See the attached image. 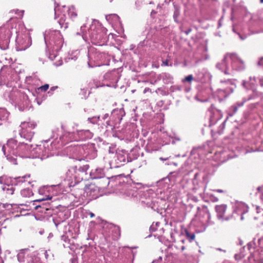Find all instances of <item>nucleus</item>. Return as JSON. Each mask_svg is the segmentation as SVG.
<instances>
[{
    "label": "nucleus",
    "instance_id": "1",
    "mask_svg": "<svg viewBox=\"0 0 263 263\" xmlns=\"http://www.w3.org/2000/svg\"><path fill=\"white\" fill-rule=\"evenodd\" d=\"M216 67L226 75H232L234 70H243L245 64L236 54L231 53L226 54L222 60L217 64Z\"/></svg>",
    "mask_w": 263,
    "mask_h": 263
},
{
    "label": "nucleus",
    "instance_id": "2",
    "mask_svg": "<svg viewBox=\"0 0 263 263\" xmlns=\"http://www.w3.org/2000/svg\"><path fill=\"white\" fill-rule=\"evenodd\" d=\"M234 88L235 86L231 79L221 80L217 90V95L219 98H226L233 91Z\"/></svg>",
    "mask_w": 263,
    "mask_h": 263
},
{
    "label": "nucleus",
    "instance_id": "3",
    "mask_svg": "<svg viewBox=\"0 0 263 263\" xmlns=\"http://www.w3.org/2000/svg\"><path fill=\"white\" fill-rule=\"evenodd\" d=\"M36 124L34 122H23L20 125L21 130L20 135L21 137H23L28 141H30L34 134L32 130L36 127Z\"/></svg>",
    "mask_w": 263,
    "mask_h": 263
},
{
    "label": "nucleus",
    "instance_id": "4",
    "mask_svg": "<svg viewBox=\"0 0 263 263\" xmlns=\"http://www.w3.org/2000/svg\"><path fill=\"white\" fill-rule=\"evenodd\" d=\"M45 42H48L50 45H59L62 43V36L59 31L46 32L44 34Z\"/></svg>",
    "mask_w": 263,
    "mask_h": 263
},
{
    "label": "nucleus",
    "instance_id": "5",
    "mask_svg": "<svg viewBox=\"0 0 263 263\" xmlns=\"http://www.w3.org/2000/svg\"><path fill=\"white\" fill-rule=\"evenodd\" d=\"M30 39L27 35L17 36L16 39V50L23 51L26 50L31 45Z\"/></svg>",
    "mask_w": 263,
    "mask_h": 263
},
{
    "label": "nucleus",
    "instance_id": "6",
    "mask_svg": "<svg viewBox=\"0 0 263 263\" xmlns=\"http://www.w3.org/2000/svg\"><path fill=\"white\" fill-rule=\"evenodd\" d=\"M215 210L217 212V216L218 219L222 221L224 220L228 221L232 218V216H225L224 214L227 210V205L225 204H222L217 205L215 207Z\"/></svg>",
    "mask_w": 263,
    "mask_h": 263
},
{
    "label": "nucleus",
    "instance_id": "7",
    "mask_svg": "<svg viewBox=\"0 0 263 263\" xmlns=\"http://www.w3.org/2000/svg\"><path fill=\"white\" fill-rule=\"evenodd\" d=\"M13 21V18L11 17L10 18L9 21H8L6 28L7 30H6L5 36V39L6 40L9 39L12 35V33L14 32L15 33H17V31L15 29L16 24L12 23Z\"/></svg>",
    "mask_w": 263,
    "mask_h": 263
},
{
    "label": "nucleus",
    "instance_id": "8",
    "mask_svg": "<svg viewBox=\"0 0 263 263\" xmlns=\"http://www.w3.org/2000/svg\"><path fill=\"white\" fill-rule=\"evenodd\" d=\"M17 147V146L16 140L13 139H10L7 141L6 145H3L2 147V150L4 155H6V151L7 149V148H9L8 151L10 154L12 153L13 154H14V149H16Z\"/></svg>",
    "mask_w": 263,
    "mask_h": 263
},
{
    "label": "nucleus",
    "instance_id": "9",
    "mask_svg": "<svg viewBox=\"0 0 263 263\" xmlns=\"http://www.w3.org/2000/svg\"><path fill=\"white\" fill-rule=\"evenodd\" d=\"M28 249H23L21 250L20 252L17 254V260L20 262H25V259L27 257V260L29 259V257L28 255H26L25 252L28 251Z\"/></svg>",
    "mask_w": 263,
    "mask_h": 263
},
{
    "label": "nucleus",
    "instance_id": "10",
    "mask_svg": "<svg viewBox=\"0 0 263 263\" xmlns=\"http://www.w3.org/2000/svg\"><path fill=\"white\" fill-rule=\"evenodd\" d=\"M160 77L165 83H172L173 80V76L167 72L162 73Z\"/></svg>",
    "mask_w": 263,
    "mask_h": 263
},
{
    "label": "nucleus",
    "instance_id": "11",
    "mask_svg": "<svg viewBox=\"0 0 263 263\" xmlns=\"http://www.w3.org/2000/svg\"><path fill=\"white\" fill-rule=\"evenodd\" d=\"M8 116V112L5 109L0 108V125H2V121L7 120Z\"/></svg>",
    "mask_w": 263,
    "mask_h": 263
},
{
    "label": "nucleus",
    "instance_id": "12",
    "mask_svg": "<svg viewBox=\"0 0 263 263\" xmlns=\"http://www.w3.org/2000/svg\"><path fill=\"white\" fill-rule=\"evenodd\" d=\"M21 195L25 197H29L33 195L32 192L29 189H25L21 191Z\"/></svg>",
    "mask_w": 263,
    "mask_h": 263
},
{
    "label": "nucleus",
    "instance_id": "13",
    "mask_svg": "<svg viewBox=\"0 0 263 263\" xmlns=\"http://www.w3.org/2000/svg\"><path fill=\"white\" fill-rule=\"evenodd\" d=\"M95 174L94 178H101L104 176L103 171L101 168L96 169Z\"/></svg>",
    "mask_w": 263,
    "mask_h": 263
},
{
    "label": "nucleus",
    "instance_id": "14",
    "mask_svg": "<svg viewBox=\"0 0 263 263\" xmlns=\"http://www.w3.org/2000/svg\"><path fill=\"white\" fill-rule=\"evenodd\" d=\"M68 14L71 18H74L77 16V14L73 6H71L69 8Z\"/></svg>",
    "mask_w": 263,
    "mask_h": 263
},
{
    "label": "nucleus",
    "instance_id": "15",
    "mask_svg": "<svg viewBox=\"0 0 263 263\" xmlns=\"http://www.w3.org/2000/svg\"><path fill=\"white\" fill-rule=\"evenodd\" d=\"M237 109H238L237 106L235 105V104H234V105L232 106L229 108V112H230L229 116H233V115L237 112Z\"/></svg>",
    "mask_w": 263,
    "mask_h": 263
},
{
    "label": "nucleus",
    "instance_id": "16",
    "mask_svg": "<svg viewBox=\"0 0 263 263\" xmlns=\"http://www.w3.org/2000/svg\"><path fill=\"white\" fill-rule=\"evenodd\" d=\"M27 263H42L41 261V260L40 258L39 257H31L30 256L29 257V259H28V262Z\"/></svg>",
    "mask_w": 263,
    "mask_h": 263
},
{
    "label": "nucleus",
    "instance_id": "17",
    "mask_svg": "<svg viewBox=\"0 0 263 263\" xmlns=\"http://www.w3.org/2000/svg\"><path fill=\"white\" fill-rule=\"evenodd\" d=\"M252 98L251 97H249L248 99L243 98L242 101L237 102L235 104V105L237 106V107H239L242 106L244 103L248 100L251 99Z\"/></svg>",
    "mask_w": 263,
    "mask_h": 263
},
{
    "label": "nucleus",
    "instance_id": "18",
    "mask_svg": "<svg viewBox=\"0 0 263 263\" xmlns=\"http://www.w3.org/2000/svg\"><path fill=\"white\" fill-rule=\"evenodd\" d=\"M6 157H7V159L12 164H17L16 159L14 157L9 155H6Z\"/></svg>",
    "mask_w": 263,
    "mask_h": 263
},
{
    "label": "nucleus",
    "instance_id": "19",
    "mask_svg": "<svg viewBox=\"0 0 263 263\" xmlns=\"http://www.w3.org/2000/svg\"><path fill=\"white\" fill-rule=\"evenodd\" d=\"M99 119H100L99 116H98V117L95 116V117H93L91 118H88V121H89V122L91 123L96 124L97 123V122L99 120Z\"/></svg>",
    "mask_w": 263,
    "mask_h": 263
},
{
    "label": "nucleus",
    "instance_id": "20",
    "mask_svg": "<svg viewBox=\"0 0 263 263\" xmlns=\"http://www.w3.org/2000/svg\"><path fill=\"white\" fill-rule=\"evenodd\" d=\"M59 23L60 25L61 26V27H64L65 28H67V27H68L67 23H66L65 24H64L65 20H64L63 18H61L59 20Z\"/></svg>",
    "mask_w": 263,
    "mask_h": 263
},
{
    "label": "nucleus",
    "instance_id": "21",
    "mask_svg": "<svg viewBox=\"0 0 263 263\" xmlns=\"http://www.w3.org/2000/svg\"><path fill=\"white\" fill-rule=\"evenodd\" d=\"M49 88L48 84H45L40 87L38 88V90H41V91H45Z\"/></svg>",
    "mask_w": 263,
    "mask_h": 263
},
{
    "label": "nucleus",
    "instance_id": "22",
    "mask_svg": "<svg viewBox=\"0 0 263 263\" xmlns=\"http://www.w3.org/2000/svg\"><path fill=\"white\" fill-rule=\"evenodd\" d=\"M88 168H89V166L88 165H83V166L80 167L79 168V170L80 172L85 173V172H86V171H87Z\"/></svg>",
    "mask_w": 263,
    "mask_h": 263
},
{
    "label": "nucleus",
    "instance_id": "23",
    "mask_svg": "<svg viewBox=\"0 0 263 263\" xmlns=\"http://www.w3.org/2000/svg\"><path fill=\"white\" fill-rule=\"evenodd\" d=\"M186 236L187 238L190 241L193 240L195 239V235L194 234H190L189 232H186Z\"/></svg>",
    "mask_w": 263,
    "mask_h": 263
},
{
    "label": "nucleus",
    "instance_id": "24",
    "mask_svg": "<svg viewBox=\"0 0 263 263\" xmlns=\"http://www.w3.org/2000/svg\"><path fill=\"white\" fill-rule=\"evenodd\" d=\"M13 12H15V14H18L20 16H22L23 15L24 11H20L18 9H17V10H11L9 12L10 13H12Z\"/></svg>",
    "mask_w": 263,
    "mask_h": 263
},
{
    "label": "nucleus",
    "instance_id": "25",
    "mask_svg": "<svg viewBox=\"0 0 263 263\" xmlns=\"http://www.w3.org/2000/svg\"><path fill=\"white\" fill-rule=\"evenodd\" d=\"M193 79V77L192 74H190L186 77L183 80V82L187 81L189 82H191Z\"/></svg>",
    "mask_w": 263,
    "mask_h": 263
},
{
    "label": "nucleus",
    "instance_id": "26",
    "mask_svg": "<svg viewBox=\"0 0 263 263\" xmlns=\"http://www.w3.org/2000/svg\"><path fill=\"white\" fill-rule=\"evenodd\" d=\"M25 148L28 151H29V152H31L33 150H34L35 149V148H33L32 149V145H28L27 144H25Z\"/></svg>",
    "mask_w": 263,
    "mask_h": 263
},
{
    "label": "nucleus",
    "instance_id": "27",
    "mask_svg": "<svg viewBox=\"0 0 263 263\" xmlns=\"http://www.w3.org/2000/svg\"><path fill=\"white\" fill-rule=\"evenodd\" d=\"M179 12L178 9H176L174 13V16H173L174 18L176 20V18L179 15Z\"/></svg>",
    "mask_w": 263,
    "mask_h": 263
},
{
    "label": "nucleus",
    "instance_id": "28",
    "mask_svg": "<svg viewBox=\"0 0 263 263\" xmlns=\"http://www.w3.org/2000/svg\"><path fill=\"white\" fill-rule=\"evenodd\" d=\"M162 261V257H159L157 260H154L152 263H160Z\"/></svg>",
    "mask_w": 263,
    "mask_h": 263
},
{
    "label": "nucleus",
    "instance_id": "29",
    "mask_svg": "<svg viewBox=\"0 0 263 263\" xmlns=\"http://www.w3.org/2000/svg\"><path fill=\"white\" fill-rule=\"evenodd\" d=\"M168 61L167 60L164 61L162 62V64H161V66H168Z\"/></svg>",
    "mask_w": 263,
    "mask_h": 263
},
{
    "label": "nucleus",
    "instance_id": "30",
    "mask_svg": "<svg viewBox=\"0 0 263 263\" xmlns=\"http://www.w3.org/2000/svg\"><path fill=\"white\" fill-rule=\"evenodd\" d=\"M5 176L0 177V184H3L4 183Z\"/></svg>",
    "mask_w": 263,
    "mask_h": 263
},
{
    "label": "nucleus",
    "instance_id": "31",
    "mask_svg": "<svg viewBox=\"0 0 263 263\" xmlns=\"http://www.w3.org/2000/svg\"><path fill=\"white\" fill-rule=\"evenodd\" d=\"M258 65L259 66L263 65V58H261L258 62Z\"/></svg>",
    "mask_w": 263,
    "mask_h": 263
},
{
    "label": "nucleus",
    "instance_id": "32",
    "mask_svg": "<svg viewBox=\"0 0 263 263\" xmlns=\"http://www.w3.org/2000/svg\"><path fill=\"white\" fill-rule=\"evenodd\" d=\"M44 254H45V257L46 259H48V257H49V254L48 253V251H46L44 253Z\"/></svg>",
    "mask_w": 263,
    "mask_h": 263
},
{
    "label": "nucleus",
    "instance_id": "33",
    "mask_svg": "<svg viewBox=\"0 0 263 263\" xmlns=\"http://www.w3.org/2000/svg\"><path fill=\"white\" fill-rule=\"evenodd\" d=\"M259 84L261 87H263V78L259 79Z\"/></svg>",
    "mask_w": 263,
    "mask_h": 263
},
{
    "label": "nucleus",
    "instance_id": "34",
    "mask_svg": "<svg viewBox=\"0 0 263 263\" xmlns=\"http://www.w3.org/2000/svg\"><path fill=\"white\" fill-rule=\"evenodd\" d=\"M148 91H151V89H150V88H145L144 89V90L143 92H144V93H145L146 92H148Z\"/></svg>",
    "mask_w": 263,
    "mask_h": 263
},
{
    "label": "nucleus",
    "instance_id": "35",
    "mask_svg": "<svg viewBox=\"0 0 263 263\" xmlns=\"http://www.w3.org/2000/svg\"><path fill=\"white\" fill-rule=\"evenodd\" d=\"M84 28H85V25H83V26H82L81 27V30L82 33H83L84 32V31H85Z\"/></svg>",
    "mask_w": 263,
    "mask_h": 263
},
{
    "label": "nucleus",
    "instance_id": "36",
    "mask_svg": "<svg viewBox=\"0 0 263 263\" xmlns=\"http://www.w3.org/2000/svg\"><path fill=\"white\" fill-rule=\"evenodd\" d=\"M89 132V130H85V131H83V130L79 131V132H78V133L79 134L80 133H82L83 132H84V133H88Z\"/></svg>",
    "mask_w": 263,
    "mask_h": 263
},
{
    "label": "nucleus",
    "instance_id": "37",
    "mask_svg": "<svg viewBox=\"0 0 263 263\" xmlns=\"http://www.w3.org/2000/svg\"><path fill=\"white\" fill-rule=\"evenodd\" d=\"M108 117V115L107 114H106L104 115L103 119L104 120H105L107 117Z\"/></svg>",
    "mask_w": 263,
    "mask_h": 263
},
{
    "label": "nucleus",
    "instance_id": "38",
    "mask_svg": "<svg viewBox=\"0 0 263 263\" xmlns=\"http://www.w3.org/2000/svg\"><path fill=\"white\" fill-rule=\"evenodd\" d=\"M160 159L162 160V161H165V160H167L168 159V158H163L162 157H160Z\"/></svg>",
    "mask_w": 263,
    "mask_h": 263
},
{
    "label": "nucleus",
    "instance_id": "39",
    "mask_svg": "<svg viewBox=\"0 0 263 263\" xmlns=\"http://www.w3.org/2000/svg\"><path fill=\"white\" fill-rule=\"evenodd\" d=\"M45 200V199L43 198V199H40L36 200V201L41 202V201H44Z\"/></svg>",
    "mask_w": 263,
    "mask_h": 263
},
{
    "label": "nucleus",
    "instance_id": "40",
    "mask_svg": "<svg viewBox=\"0 0 263 263\" xmlns=\"http://www.w3.org/2000/svg\"><path fill=\"white\" fill-rule=\"evenodd\" d=\"M235 66H236L237 68H238L239 67H240V64H239V63L238 62H237V63H235Z\"/></svg>",
    "mask_w": 263,
    "mask_h": 263
},
{
    "label": "nucleus",
    "instance_id": "41",
    "mask_svg": "<svg viewBox=\"0 0 263 263\" xmlns=\"http://www.w3.org/2000/svg\"><path fill=\"white\" fill-rule=\"evenodd\" d=\"M217 250H218V251H223L224 252H226V250H222V249H221L220 248H217Z\"/></svg>",
    "mask_w": 263,
    "mask_h": 263
},
{
    "label": "nucleus",
    "instance_id": "42",
    "mask_svg": "<svg viewBox=\"0 0 263 263\" xmlns=\"http://www.w3.org/2000/svg\"><path fill=\"white\" fill-rule=\"evenodd\" d=\"M76 150H79V151H81L82 150H83L81 147H78L76 148Z\"/></svg>",
    "mask_w": 263,
    "mask_h": 263
},
{
    "label": "nucleus",
    "instance_id": "43",
    "mask_svg": "<svg viewBox=\"0 0 263 263\" xmlns=\"http://www.w3.org/2000/svg\"><path fill=\"white\" fill-rule=\"evenodd\" d=\"M90 216L91 217H93L95 216V214L93 213H90Z\"/></svg>",
    "mask_w": 263,
    "mask_h": 263
},
{
    "label": "nucleus",
    "instance_id": "44",
    "mask_svg": "<svg viewBox=\"0 0 263 263\" xmlns=\"http://www.w3.org/2000/svg\"><path fill=\"white\" fill-rule=\"evenodd\" d=\"M216 191L217 192H219V193H222L223 192V191L222 190H217Z\"/></svg>",
    "mask_w": 263,
    "mask_h": 263
},
{
    "label": "nucleus",
    "instance_id": "45",
    "mask_svg": "<svg viewBox=\"0 0 263 263\" xmlns=\"http://www.w3.org/2000/svg\"><path fill=\"white\" fill-rule=\"evenodd\" d=\"M10 190H11L12 191V192L11 193V194H12L13 193V187H11L10 189H9Z\"/></svg>",
    "mask_w": 263,
    "mask_h": 263
},
{
    "label": "nucleus",
    "instance_id": "46",
    "mask_svg": "<svg viewBox=\"0 0 263 263\" xmlns=\"http://www.w3.org/2000/svg\"><path fill=\"white\" fill-rule=\"evenodd\" d=\"M184 249H185V247L184 246H182L181 247V250L183 251Z\"/></svg>",
    "mask_w": 263,
    "mask_h": 263
},
{
    "label": "nucleus",
    "instance_id": "47",
    "mask_svg": "<svg viewBox=\"0 0 263 263\" xmlns=\"http://www.w3.org/2000/svg\"><path fill=\"white\" fill-rule=\"evenodd\" d=\"M54 12H55V15H56L57 14V8L56 7L54 8Z\"/></svg>",
    "mask_w": 263,
    "mask_h": 263
},
{
    "label": "nucleus",
    "instance_id": "48",
    "mask_svg": "<svg viewBox=\"0 0 263 263\" xmlns=\"http://www.w3.org/2000/svg\"><path fill=\"white\" fill-rule=\"evenodd\" d=\"M51 199V197H48L46 199V200H50Z\"/></svg>",
    "mask_w": 263,
    "mask_h": 263
},
{
    "label": "nucleus",
    "instance_id": "49",
    "mask_svg": "<svg viewBox=\"0 0 263 263\" xmlns=\"http://www.w3.org/2000/svg\"><path fill=\"white\" fill-rule=\"evenodd\" d=\"M241 206H242L243 208H246V206L244 204H241Z\"/></svg>",
    "mask_w": 263,
    "mask_h": 263
},
{
    "label": "nucleus",
    "instance_id": "50",
    "mask_svg": "<svg viewBox=\"0 0 263 263\" xmlns=\"http://www.w3.org/2000/svg\"><path fill=\"white\" fill-rule=\"evenodd\" d=\"M114 16L117 17V18H118V16L117 15H116V14H114Z\"/></svg>",
    "mask_w": 263,
    "mask_h": 263
},
{
    "label": "nucleus",
    "instance_id": "51",
    "mask_svg": "<svg viewBox=\"0 0 263 263\" xmlns=\"http://www.w3.org/2000/svg\"><path fill=\"white\" fill-rule=\"evenodd\" d=\"M153 227H154V225L153 224V225L151 227V229H154V228H153Z\"/></svg>",
    "mask_w": 263,
    "mask_h": 263
},
{
    "label": "nucleus",
    "instance_id": "52",
    "mask_svg": "<svg viewBox=\"0 0 263 263\" xmlns=\"http://www.w3.org/2000/svg\"><path fill=\"white\" fill-rule=\"evenodd\" d=\"M156 12L154 11H152V12H151V14H152V13H155Z\"/></svg>",
    "mask_w": 263,
    "mask_h": 263
},
{
    "label": "nucleus",
    "instance_id": "53",
    "mask_svg": "<svg viewBox=\"0 0 263 263\" xmlns=\"http://www.w3.org/2000/svg\"><path fill=\"white\" fill-rule=\"evenodd\" d=\"M190 31H191V30H190L187 31L186 32V34H188Z\"/></svg>",
    "mask_w": 263,
    "mask_h": 263
},
{
    "label": "nucleus",
    "instance_id": "54",
    "mask_svg": "<svg viewBox=\"0 0 263 263\" xmlns=\"http://www.w3.org/2000/svg\"><path fill=\"white\" fill-rule=\"evenodd\" d=\"M259 1L261 3H263V0H259Z\"/></svg>",
    "mask_w": 263,
    "mask_h": 263
},
{
    "label": "nucleus",
    "instance_id": "55",
    "mask_svg": "<svg viewBox=\"0 0 263 263\" xmlns=\"http://www.w3.org/2000/svg\"><path fill=\"white\" fill-rule=\"evenodd\" d=\"M160 224V223H159V222H156V225H157H157H158V224Z\"/></svg>",
    "mask_w": 263,
    "mask_h": 263
},
{
    "label": "nucleus",
    "instance_id": "56",
    "mask_svg": "<svg viewBox=\"0 0 263 263\" xmlns=\"http://www.w3.org/2000/svg\"><path fill=\"white\" fill-rule=\"evenodd\" d=\"M70 172H71V170H68V172H67V174H68V173H70Z\"/></svg>",
    "mask_w": 263,
    "mask_h": 263
},
{
    "label": "nucleus",
    "instance_id": "57",
    "mask_svg": "<svg viewBox=\"0 0 263 263\" xmlns=\"http://www.w3.org/2000/svg\"><path fill=\"white\" fill-rule=\"evenodd\" d=\"M243 219V216L241 215V219L242 220Z\"/></svg>",
    "mask_w": 263,
    "mask_h": 263
},
{
    "label": "nucleus",
    "instance_id": "58",
    "mask_svg": "<svg viewBox=\"0 0 263 263\" xmlns=\"http://www.w3.org/2000/svg\"><path fill=\"white\" fill-rule=\"evenodd\" d=\"M221 126L223 127H224V123H223L222 124H221Z\"/></svg>",
    "mask_w": 263,
    "mask_h": 263
},
{
    "label": "nucleus",
    "instance_id": "59",
    "mask_svg": "<svg viewBox=\"0 0 263 263\" xmlns=\"http://www.w3.org/2000/svg\"><path fill=\"white\" fill-rule=\"evenodd\" d=\"M71 170H72V171H74V167H72V168H71Z\"/></svg>",
    "mask_w": 263,
    "mask_h": 263
},
{
    "label": "nucleus",
    "instance_id": "60",
    "mask_svg": "<svg viewBox=\"0 0 263 263\" xmlns=\"http://www.w3.org/2000/svg\"><path fill=\"white\" fill-rule=\"evenodd\" d=\"M77 35H80V33H79V32H77Z\"/></svg>",
    "mask_w": 263,
    "mask_h": 263
},
{
    "label": "nucleus",
    "instance_id": "61",
    "mask_svg": "<svg viewBox=\"0 0 263 263\" xmlns=\"http://www.w3.org/2000/svg\"><path fill=\"white\" fill-rule=\"evenodd\" d=\"M133 257H134V256H135V253H134L133 252Z\"/></svg>",
    "mask_w": 263,
    "mask_h": 263
},
{
    "label": "nucleus",
    "instance_id": "62",
    "mask_svg": "<svg viewBox=\"0 0 263 263\" xmlns=\"http://www.w3.org/2000/svg\"><path fill=\"white\" fill-rule=\"evenodd\" d=\"M217 200H218L217 198L215 199V201H217Z\"/></svg>",
    "mask_w": 263,
    "mask_h": 263
},
{
    "label": "nucleus",
    "instance_id": "63",
    "mask_svg": "<svg viewBox=\"0 0 263 263\" xmlns=\"http://www.w3.org/2000/svg\"><path fill=\"white\" fill-rule=\"evenodd\" d=\"M181 241H182V243H184V241L183 240H181Z\"/></svg>",
    "mask_w": 263,
    "mask_h": 263
},
{
    "label": "nucleus",
    "instance_id": "64",
    "mask_svg": "<svg viewBox=\"0 0 263 263\" xmlns=\"http://www.w3.org/2000/svg\"><path fill=\"white\" fill-rule=\"evenodd\" d=\"M240 38L241 40H243V38L241 37V36H240Z\"/></svg>",
    "mask_w": 263,
    "mask_h": 263
}]
</instances>
